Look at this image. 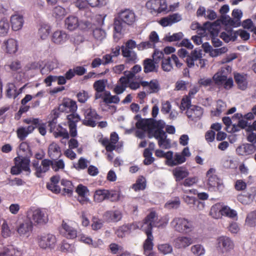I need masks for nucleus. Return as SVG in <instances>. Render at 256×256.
<instances>
[{
  "label": "nucleus",
  "mask_w": 256,
  "mask_h": 256,
  "mask_svg": "<svg viewBox=\"0 0 256 256\" xmlns=\"http://www.w3.org/2000/svg\"><path fill=\"white\" fill-rule=\"evenodd\" d=\"M177 54L182 58L186 56V62L189 68H193L195 65L201 68L205 66L206 60L202 58L201 50H194L188 54V52L186 49L181 48L178 50Z\"/></svg>",
  "instance_id": "1"
},
{
  "label": "nucleus",
  "mask_w": 256,
  "mask_h": 256,
  "mask_svg": "<svg viewBox=\"0 0 256 256\" xmlns=\"http://www.w3.org/2000/svg\"><path fill=\"white\" fill-rule=\"evenodd\" d=\"M136 15L132 10L126 9L118 13L114 19V30L118 33H120L124 25L132 26L136 22Z\"/></svg>",
  "instance_id": "2"
},
{
  "label": "nucleus",
  "mask_w": 256,
  "mask_h": 256,
  "mask_svg": "<svg viewBox=\"0 0 256 256\" xmlns=\"http://www.w3.org/2000/svg\"><path fill=\"white\" fill-rule=\"evenodd\" d=\"M148 125L153 126L152 130H154L153 136L156 139L158 140V146L165 149L170 148V140L166 138V134L163 130L166 126L164 122L160 120H158V122H152Z\"/></svg>",
  "instance_id": "3"
},
{
  "label": "nucleus",
  "mask_w": 256,
  "mask_h": 256,
  "mask_svg": "<svg viewBox=\"0 0 256 256\" xmlns=\"http://www.w3.org/2000/svg\"><path fill=\"white\" fill-rule=\"evenodd\" d=\"M170 226L176 232L188 234L194 229V223L192 220L182 217H176L170 222Z\"/></svg>",
  "instance_id": "4"
},
{
  "label": "nucleus",
  "mask_w": 256,
  "mask_h": 256,
  "mask_svg": "<svg viewBox=\"0 0 256 256\" xmlns=\"http://www.w3.org/2000/svg\"><path fill=\"white\" fill-rule=\"evenodd\" d=\"M169 218L168 216H164L158 219L155 212H152L148 214L143 220L142 228L150 226L152 231L153 227L164 228L168 224Z\"/></svg>",
  "instance_id": "5"
},
{
  "label": "nucleus",
  "mask_w": 256,
  "mask_h": 256,
  "mask_svg": "<svg viewBox=\"0 0 256 256\" xmlns=\"http://www.w3.org/2000/svg\"><path fill=\"white\" fill-rule=\"evenodd\" d=\"M76 102L70 99H64L62 102L57 108H54L50 113L52 116L58 118L62 112L70 114L77 110Z\"/></svg>",
  "instance_id": "6"
},
{
  "label": "nucleus",
  "mask_w": 256,
  "mask_h": 256,
  "mask_svg": "<svg viewBox=\"0 0 256 256\" xmlns=\"http://www.w3.org/2000/svg\"><path fill=\"white\" fill-rule=\"evenodd\" d=\"M36 241L38 246L43 250L54 249L57 242L56 236L50 233L38 235Z\"/></svg>",
  "instance_id": "7"
},
{
  "label": "nucleus",
  "mask_w": 256,
  "mask_h": 256,
  "mask_svg": "<svg viewBox=\"0 0 256 256\" xmlns=\"http://www.w3.org/2000/svg\"><path fill=\"white\" fill-rule=\"evenodd\" d=\"M15 165L12 166L10 170L12 174L18 175L22 171L30 172V160L28 158L18 156L14 158Z\"/></svg>",
  "instance_id": "8"
},
{
  "label": "nucleus",
  "mask_w": 256,
  "mask_h": 256,
  "mask_svg": "<svg viewBox=\"0 0 256 256\" xmlns=\"http://www.w3.org/2000/svg\"><path fill=\"white\" fill-rule=\"evenodd\" d=\"M146 6L153 14L157 15L168 10V4L166 0H150L146 2Z\"/></svg>",
  "instance_id": "9"
},
{
  "label": "nucleus",
  "mask_w": 256,
  "mask_h": 256,
  "mask_svg": "<svg viewBox=\"0 0 256 256\" xmlns=\"http://www.w3.org/2000/svg\"><path fill=\"white\" fill-rule=\"evenodd\" d=\"M50 118L51 120L48 122V126L54 138L62 137L63 138H68L69 134L67 130L60 124L56 125L58 118L50 116Z\"/></svg>",
  "instance_id": "10"
},
{
  "label": "nucleus",
  "mask_w": 256,
  "mask_h": 256,
  "mask_svg": "<svg viewBox=\"0 0 256 256\" xmlns=\"http://www.w3.org/2000/svg\"><path fill=\"white\" fill-rule=\"evenodd\" d=\"M28 216L38 225H44L48 222V217L45 212L40 208L28 211Z\"/></svg>",
  "instance_id": "11"
},
{
  "label": "nucleus",
  "mask_w": 256,
  "mask_h": 256,
  "mask_svg": "<svg viewBox=\"0 0 256 256\" xmlns=\"http://www.w3.org/2000/svg\"><path fill=\"white\" fill-rule=\"evenodd\" d=\"M173 61L176 64V66L180 68L182 65V63L180 62L178 58V56L172 54L170 57L168 56H166V58H163L162 61V68L164 72H170L172 70L173 67L172 64V61Z\"/></svg>",
  "instance_id": "12"
},
{
  "label": "nucleus",
  "mask_w": 256,
  "mask_h": 256,
  "mask_svg": "<svg viewBox=\"0 0 256 256\" xmlns=\"http://www.w3.org/2000/svg\"><path fill=\"white\" fill-rule=\"evenodd\" d=\"M216 170L214 168H210L207 172L208 184L210 187L216 188L218 190H222L224 188V186L216 174Z\"/></svg>",
  "instance_id": "13"
},
{
  "label": "nucleus",
  "mask_w": 256,
  "mask_h": 256,
  "mask_svg": "<svg viewBox=\"0 0 256 256\" xmlns=\"http://www.w3.org/2000/svg\"><path fill=\"white\" fill-rule=\"evenodd\" d=\"M84 119L82 120V124L90 127L96 126V120L100 118L96 112L92 108L86 110L84 113Z\"/></svg>",
  "instance_id": "14"
},
{
  "label": "nucleus",
  "mask_w": 256,
  "mask_h": 256,
  "mask_svg": "<svg viewBox=\"0 0 256 256\" xmlns=\"http://www.w3.org/2000/svg\"><path fill=\"white\" fill-rule=\"evenodd\" d=\"M211 215L216 218H218L222 216H226L231 218L237 217V212L234 210L230 208L228 206H223L218 212H216V208L213 207L210 212Z\"/></svg>",
  "instance_id": "15"
},
{
  "label": "nucleus",
  "mask_w": 256,
  "mask_h": 256,
  "mask_svg": "<svg viewBox=\"0 0 256 256\" xmlns=\"http://www.w3.org/2000/svg\"><path fill=\"white\" fill-rule=\"evenodd\" d=\"M142 230L146 235L147 238L143 244V248L144 254H146V252H148L152 250L154 248V236L152 234V231L150 226H148V228L146 227L142 228Z\"/></svg>",
  "instance_id": "16"
},
{
  "label": "nucleus",
  "mask_w": 256,
  "mask_h": 256,
  "mask_svg": "<svg viewBox=\"0 0 256 256\" xmlns=\"http://www.w3.org/2000/svg\"><path fill=\"white\" fill-rule=\"evenodd\" d=\"M134 118L135 120H137V122L136 124V126L137 128L140 129L144 131L147 130L150 132L152 131L153 126H149V125H148L149 123L150 124L152 122H158V120L152 118L142 119L141 118V116L140 114H136Z\"/></svg>",
  "instance_id": "17"
},
{
  "label": "nucleus",
  "mask_w": 256,
  "mask_h": 256,
  "mask_svg": "<svg viewBox=\"0 0 256 256\" xmlns=\"http://www.w3.org/2000/svg\"><path fill=\"white\" fill-rule=\"evenodd\" d=\"M103 217L108 222H117L122 219V213L119 209L107 210L104 213Z\"/></svg>",
  "instance_id": "18"
},
{
  "label": "nucleus",
  "mask_w": 256,
  "mask_h": 256,
  "mask_svg": "<svg viewBox=\"0 0 256 256\" xmlns=\"http://www.w3.org/2000/svg\"><path fill=\"white\" fill-rule=\"evenodd\" d=\"M32 228V222L30 220H26L19 224L16 231L20 236L28 238L30 235Z\"/></svg>",
  "instance_id": "19"
},
{
  "label": "nucleus",
  "mask_w": 256,
  "mask_h": 256,
  "mask_svg": "<svg viewBox=\"0 0 256 256\" xmlns=\"http://www.w3.org/2000/svg\"><path fill=\"white\" fill-rule=\"evenodd\" d=\"M76 192L78 196V200L80 204H86L89 202L88 196L90 191L87 186L82 184H79L76 189Z\"/></svg>",
  "instance_id": "20"
},
{
  "label": "nucleus",
  "mask_w": 256,
  "mask_h": 256,
  "mask_svg": "<svg viewBox=\"0 0 256 256\" xmlns=\"http://www.w3.org/2000/svg\"><path fill=\"white\" fill-rule=\"evenodd\" d=\"M256 151V146L254 144H244L236 149L237 154L240 156H248L253 154Z\"/></svg>",
  "instance_id": "21"
},
{
  "label": "nucleus",
  "mask_w": 256,
  "mask_h": 256,
  "mask_svg": "<svg viewBox=\"0 0 256 256\" xmlns=\"http://www.w3.org/2000/svg\"><path fill=\"white\" fill-rule=\"evenodd\" d=\"M186 114L192 120L196 121L202 116L203 109L200 106L192 105L187 109Z\"/></svg>",
  "instance_id": "22"
},
{
  "label": "nucleus",
  "mask_w": 256,
  "mask_h": 256,
  "mask_svg": "<svg viewBox=\"0 0 256 256\" xmlns=\"http://www.w3.org/2000/svg\"><path fill=\"white\" fill-rule=\"evenodd\" d=\"M192 239L186 236H179L174 240V248L178 249H184L192 244Z\"/></svg>",
  "instance_id": "23"
},
{
  "label": "nucleus",
  "mask_w": 256,
  "mask_h": 256,
  "mask_svg": "<svg viewBox=\"0 0 256 256\" xmlns=\"http://www.w3.org/2000/svg\"><path fill=\"white\" fill-rule=\"evenodd\" d=\"M2 49L5 52L10 54H14L18 49V44L14 38H9L4 41L2 46Z\"/></svg>",
  "instance_id": "24"
},
{
  "label": "nucleus",
  "mask_w": 256,
  "mask_h": 256,
  "mask_svg": "<svg viewBox=\"0 0 256 256\" xmlns=\"http://www.w3.org/2000/svg\"><path fill=\"white\" fill-rule=\"evenodd\" d=\"M106 80H100L96 81L94 84L93 87L96 90L94 98L96 100L102 98L104 95V92L106 91Z\"/></svg>",
  "instance_id": "25"
},
{
  "label": "nucleus",
  "mask_w": 256,
  "mask_h": 256,
  "mask_svg": "<svg viewBox=\"0 0 256 256\" xmlns=\"http://www.w3.org/2000/svg\"><path fill=\"white\" fill-rule=\"evenodd\" d=\"M203 29L204 31H208L210 33V38L218 36L219 33L220 25L216 22L212 23L208 22L204 24Z\"/></svg>",
  "instance_id": "26"
},
{
  "label": "nucleus",
  "mask_w": 256,
  "mask_h": 256,
  "mask_svg": "<svg viewBox=\"0 0 256 256\" xmlns=\"http://www.w3.org/2000/svg\"><path fill=\"white\" fill-rule=\"evenodd\" d=\"M60 232L65 237L70 239L74 238L77 236L76 230L64 222L62 224Z\"/></svg>",
  "instance_id": "27"
},
{
  "label": "nucleus",
  "mask_w": 256,
  "mask_h": 256,
  "mask_svg": "<svg viewBox=\"0 0 256 256\" xmlns=\"http://www.w3.org/2000/svg\"><path fill=\"white\" fill-rule=\"evenodd\" d=\"M181 20L180 16L178 14H174L161 18L160 24L162 26H167Z\"/></svg>",
  "instance_id": "28"
},
{
  "label": "nucleus",
  "mask_w": 256,
  "mask_h": 256,
  "mask_svg": "<svg viewBox=\"0 0 256 256\" xmlns=\"http://www.w3.org/2000/svg\"><path fill=\"white\" fill-rule=\"evenodd\" d=\"M172 174L176 180L180 182L188 176L189 172L184 166H178L173 170Z\"/></svg>",
  "instance_id": "29"
},
{
  "label": "nucleus",
  "mask_w": 256,
  "mask_h": 256,
  "mask_svg": "<svg viewBox=\"0 0 256 256\" xmlns=\"http://www.w3.org/2000/svg\"><path fill=\"white\" fill-rule=\"evenodd\" d=\"M22 252L12 246L0 247V256H20Z\"/></svg>",
  "instance_id": "30"
},
{
  "label": "nucleus",
  "mask_w": 256,
  "mask_h": 256,
  "mask_svg": "<svg viewBox=\"0 0 256 256\" xmlns=\"http://www.w3.org/2000/svg\"><path fill=\"white\" fill-rule=\"evenodd\" d=\"M10 22L12 30L17 31L20 30L24 22L22 16L18 14L12 16Z\"/></svg>",
  "instance_id": "31"
},
{
  "label": "nucleus",
  "mask_w": 256,
  "mask_h": 256,
  "mask_svg": "<svg viewBox=\"0 0 256 256\" xmlns=\"http://www.w3.org/2000/svg\"><path fill=\"white\" fill-rule=\"evenodd\" d=\"M218 241L219 246H222L225 251H230L234 248L233 242L228 237L220 236L218 239Z\"/></svg>",
  "instance_id": "32"
},
{
  "label": "nucleus",
  "mask_w": 256,
  "mask_h": 256,
  "mask_svg": "<svg viewBox=\"0 0 256 256\" xmlns=\"http://www.w3.org/2000/svg\"><path fill=\"white\" fill-rule=\"evenodd\" d=\"M48 154L50 158L52 160H57L61 155V150L60 146L55 142L50 144L48 150Z\"/></svg>",
  "instance_id": "33"
},
{
  "label": "nucleus",
  "mask_w": 256,
  "mask_h": 256,
  "mask_svg": "<svg viewBox=\"0 0 256 256\" xmlns=\"http://www.w3.org/2000/svg\"><path fill=\"white\" fill-rule=\"evenodd\" d=\"M234 78L238 88L244 90L248 86L247 75L236 73L234 75Z\"/></svg>",
  "instance_id": "34"
},
{
  "label": "nucleus",
  "mask_w": 256,
  "mask_h": 256,
  "mask_svg": "<svg viewBox=\"0 0 256 256\" xmlns=\"http://www.w3.org/2000/svg\"><path fill=\"white\" fill-rule=\"evenodd\" d=\"M67 40V34L62 30H57L54 32L52 40L56 44H62Z\"/></svg>",
  "instance_id": "35"
},
{
  "label": "nucleus",
  "mask_w": 256,
  "mask_h": 256,
  "mask_svg": "<svg viewBox=\"0 0 256 256\" xmlns=\"http://www.w3.org/2000/svg\"><path fill=\"white\" fill-rule=\"evenodd\" d=\"M154 60L150 58H146L143 62L144 71L145 73H149L158 71V66L156 65Z\"/></svg>",
  "instance_id": "36"
},
{
  "label": "nucleus",
  "mask_w": 256,
  "mask_h": 256,
  "mask_svg": "<svg viewBox=\"0 0 256 256\" xmlns=\"http://www.w3.org/2000/svg\"><path fill=\"white\" fill-rule=\"evenodd\" d=\"M65 25L70 30H74L79 25L78 18L74 16H69L65 20Z\"/></svg>",
  "instance_id": "37"
},
{
  "label": "nucleus",
  "mask_w": 256,
  "mask_h": 256,
  "mask_svg": "<svg viewBox=\"0 0 256 256\" xmlns=\"http://www.w3.org/2000/svg\"><path fill=\"white\" fill-rule=\"evenodd\" d=\"M146 188V180L142 176H140L136 179V182L132 186V188L135 191L143 190Z\"/></svg>",
  "instance_id": "38"
},
{
  "label": "nucleus",
  "mask_w": 256,
  "mask_h": 256,
  "mask_svg": "<svg viewBox=\"0 0 256 256\" xmlns=\"http://www.w3.org/2000/svg\"><path fill=\"white\" fill-rule=\"evenodd\" d=\"M61 184L64 186L62 192L64 195L69 196H72L74 191V186L71 181L62 179L60 182Z\"/></svg>",
  "instance_id": "39"
},
{
  "label": "nucleus",
  "mask_w": 256,
  "mask_h": 256,
  "mask_svg": "<svg viewBox=\"0 0 256 256\" xmlns=\"http://www.w3.org/2000/svg\"><path fill=\"white\" fill-rule=\"evenodd\" d=\"M108 190L98 189L95 191L94 200L96 202H101L108 198Z\"/></svg>",
  "instance_id": "40"
},
{
  "label": "nucleus",
  "mask_w": 256,
  "mask_h": 256,
  "mask_svg": "<svg viewBox=\"0 0 256 256\" xmlns=\"http://www.w3.org/2000/svg\"><path fill=\"white\" fill-rule=\"evenodd\" d=\"M122 54L124 58H126L127 63H136L137 60L136 54L133 50H122Z\"/></svg>",
  "instance_id": "41"
},
{
  "label": "nucleus",
  "mask_w": 256,
  "mask_h": 256,
  "mask_svg": "<svg viewBox=\"0 0 256 256\" xmlns=\"http://www.w3.org/2000/svg\"><path fill=\"white\" fill-rule=\"evenodd\" d=\"M102 98L103 102L106 104H118L120 102V98L116 96H112L109 91H105Z\"/></svg>",
  "instance_id": "42"
},
{
  "label": "nucleus",
  "mask_w": 256,
  "mask_h": 256,
  "mask_svg": "<svg viewBox=\"0 0 256 256\" xmlns=\"http://www.w3.org/2000/svg\"><path fill=\"white\" fill-rule=\"evenodd\" d=\"M51 30L50 26L47 24L40 25L38 30V35L42 40L46 39L49 36Z\"/></svg>",
  "instance_id": "43"
},
{
  "label": "nucleus",
  "mask_w": 256,
  "mask_h": 256,
  "mask_svg": "<svg viewBox=\"0 0 256 256\" xmlns=\"http://www.w3.org/2000/svg\"><path fill=\"white\" fill-rule=\"evenodd\" d=\"M66 12L65 8L60 6L54 7L52 11V15L58 20H60L65 16Z\"/></svg>",
  "instance_id": "44"
},
{
  "label": "nucleus",
  "mask_w": 256,
  "mask_h": 256,
  "mask_svg": "<svg viewBox=\"0 0 256 256\" xmlns=\"http://www.w3.org/2000/svg\"><path fill=\"white\" fill-rule=\"evenodd\" d=\"M10 30V24L8 20L4 18L0 20V36H6Z\"/></svg>",
  "instance_id": "45"
},
{
  "label": "nucleus",
  "mask_w": 256,
  "mask_h": 256,
  "mask_svg": "<svg viewBox=\"0 0 256 256\" xmlns=\"http://www.w3.org/2000/svg\"><path fill=\"white\" fill-rule=\"evenodd\" d=\"M220 37L226 42L231 40H234L236 38V32H234L232 30H228L226 32H221Z\"/></svg>",
  "instance_id": "46"
},
{
  "label": "nucleus",
  "mask_w": 256,
  "mask_h": 256,
  "mask_svg": "<svg viewBox=\"0 0 256 256\" xmlns=\"http://www.w3.org/2000/svg\"><path fill=\"white\" fill-rule=\"evenodd\" d=\"M190 250L194 256H202L205 254L204 247L200 244L192 246Z\"/></svg>",
  "instance_id": "47"
},
{
  "label": "nucleus",
  "mask_w": 256,
  "mask_h": 256,
  "mask_svg": "<svg viewBox=\"0 0 256 256\" xmlns=\"http://www.w3.org/2000/svg\"><path fill=\"white\" fill-rule=\"evenodd\" d=\"M158 248L160 252L164 255L171 254L173 251L172 246L167 243L158 244Z\"/></svg>",
  "instance_id": "48"
},
{
  "label": "nucleus",
  "mask_w": 256,
  "mask_h": 256,
  "mask_svg": "<svg viewBox=\"0 0 256 256\" xmlns=\"http://www.w3.org/2000/svg\"><path fill=\"white\" fill-rule=\"evenodd\" d=\"M1 234L4 238H8L12 234V231L6 220H4L2 225Z\"/></svg>",
  "instance_id": "49"
},
{
  "label": "nucleus",
  "mask_w": 256,
  "mask_h": 256,
  "mask_svg": "<svg viewBox=\"0 0 256 256\" xmlns=\"http://www.w3.org/2000/svg\"><path fill=\"white\" fill-rule=\"evenodd\" d=\"M246 224L250 227L256 226V210L248 214L246 220Z\"/></svg>",
  "instance_id": "50"
},
{
  "label": "nucleus",
  "mask_w": 256,
  "mask_h": 256,
  "mask_svg": "<svg viewBox=\"0 0 256 256\" xmlns=\"http://www.w3.org/2000/svg\"><path fill=\"white\" fill-rule=\"evenodd\" d=\"M60 250L64 252H73L75 250L74 245L63 240L60 245Z\"/></svg>",
  "instance_id": "51"
},
{
  "label": "nucleus",
  "mask_w": 256,
  "mask_h": 256,
  "mask_svg": "<svg viewBox=\"0 0 256 256\" xmlns=\"http://www.w3.org/2000/svg\"><path fill=\"white\" fill-rule=\"evenodd\" d=\"M15 92H16V86L13 83H8L7 84V89L6 90V96L8 98H13L15 99Z\"/></svg>",
  "instance_id": "52"
},
{
  "label": "nucleus",
  "mask_w": 256,
  "mask_h": 256,
  "mask_svg": "<svg viewBox=\"0 0 256 256\" xmlns=\"http://www.w3.org/2000/svg\"><path fill=\"white\" fill-rule=\"evenodd\" d=\"M108 198L112 202H118L120 199V192H119L108 190Z\"/></svg>",
  "instance_id": "53"
},
{
  "label": "nucleus",
  "mask_w": 256,
  "mask_h": 256,
  "mask_svg": "<svg viewBox=\"0 0 256 256\" xmlns=\"http://www.w3.org/2000/svg\"><path fill=\"white\" fill-rule=\"evenodd\" d=\"M212 79L216 85H222L227 79V76L221 72H218L214 74Z\"/></svg>",
  "instance_id": "54"
},
{
  "label": "nucleus",
  "mask_w": 256,
  "mask_h": 256,
  "mask_svg": "<svg viewBox=\"0 0 256 256\" xmlns=\"http://www.w3.org/2000/svg\"><path fill=\"white\" fill-rule=\"evenodd\" d=\"M5 67L8 68L12 72H17L21 69L22 64L20 60H16L6 64Z\"/></svg>",
  "instance_id": "55"
},
{
  "label": "nucleus",
  "mask_w": 256,
  "mask_h": 256,
  "mask_svg": "<svg viewBox=\"0 0 256 256\" xmlns=\"http://www.w3.org/2000/svg\"><path fill=\"white\" fill-rule=\"evenodd\" d=\"M222 22L226 24H228L234 27H238L240 26V22L235 19H232L230 16H222Z\"/></svg>",
  "instance_id": "56"
},
{
  "label": "nucleus",
  "mask_w": 256,
  "mask_h": 256,
  "mask_svg": "<svg viewBox=\"0 0 256 256\" xmlns=\"http://www.w3.org/2000/svg\"><path fill=\"white\" fill-rule=\"evenodd\" d=\"M160 90V85L157 80H154L150 82V86L147 90L149 94L157 92Z\"/></svg>",
  "instance_id": "57"
},
{
  "label": "nucleus",
  "mask_w": 256,
  "mask_h": 256,
  "mask_svg": "<svg viewBox=\"0 0 256 256\" xmlns=\"http://www.w3.org/2000/svg\"><path fill=\"white\" fill-rule=\"evenodd\" d=\"M68 123L69 125L70 124H76V123L80 121V116L76 114L75 112H72L66 116Z\"/></svg>",
  "instance_id": "58"
},
{
  "label": "nucleus",
  "mask_w": 256,
  "mask_h": 256,
  "mask_svg": "<svg viewBox=\"0 0 256 256\" xmlns=\"http://www.w3.org/2000/svg\"><path fill=\"white\" fill-rule=\"evenodd\" d=\"M106 32L100 28H96L93 30V36L95 39L102 40L106 37Z\"/></svg>",
  "instance_id": "59"
},
{
  "label": "nucleus",
  "mask_w": 256,
  "mask_h": 256,
  "mask_svg": "<svg viewBox=\"0 0 256 256\" xmlns=\"http://www.w3.org/2000/svg\"><path fill=\"white\" fill-rule=\"evenodd\" d=\"M16 132L17 137L21 141L24 140L28 135L26 131V127L20 126L17 129Z\"/></svg>",
  "instance_id": "60"
},
{
  "label": "nucleus",
  "mask_w": 256,
  "mask_h": 256,
  "mask_svg": "<svg viewBox=\"0 0 256 256\" xmlns=\"http://www.w3.org/2000/svg\"><path fill=\"white\" fill-rule=\"evenodd\" d=\"M224 104L222 100H219L218 102L216 110L214 111H212V114L214 116H219L222 112L224 111Z\"/></svg>",
  "instance_id": "61"
},
{
  "label": "nucleus",
  "mask_w": 256,
  "mask_h": 256,
  "mask_svg": "<svg viewBox=\"0 0 256 256\" xmlns=\"http://www.w3.org/2000/svg\"><path fill=\"white\" fill-rule=\"evenodd\" d=\"M52 160V168L55 172L58 171L59 170L64 169V164L62 160Z\"/></svg>",
  "instance_id": "62"
},
{
  "label": "nucleus",
  "mask_w": 256,
  "mask_h": 256,
  "mask_svg": "<svg viewBox=\"0 0 256 256\" xmlns=\"http://www.w3.org/2000/svg\"><path fill=\"white\" fill-rule=\"evenodd\" d=\"M184 35L182 32H179L178 33L174 34L172 36H167L164 38V40L166 41L172 42L178 41L181 40Z\"/></svg>",
  "instance_id": "63"
},
{
  "label": "nucleus",
  "mask_w": 256,
  "mask_h": 256,
  "mask_svg": "<svg viewBox=\"0 0 256 256\" xmlns=\"http://www.w3.org/2000/svg\"><path fill=\"white\" fill-rule=\"evenodd\" d=\"M152 58L156 64H158L161 60L166 58V56L162 52L155 50L152 54Z\"/></svg>",
  "instance_id": "64"
}]
</instances>
